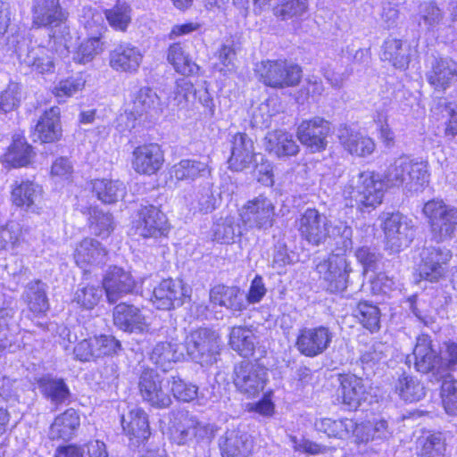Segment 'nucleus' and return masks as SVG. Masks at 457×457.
Here are the masks:
<instances>
[{
	"instance_id": "1",
	"label": "nucleus",
	"mask_w": 457,
	"mask_h": 457,
	"mask_svg": "<svg viewBox=\"0 0 457 457\" xmlns=\"http://www.w3.org/2000/svg\"><path fill=\"white\" fill-rule=\"evenodd\" d=\"M298 230L309 244L318 246L328 237L336 240L337 250L346 252L353 247V230L345 221L338 220L333 226L328 219L316 209L308 208L298 220Z\"/></svg>"
},
{
	"instance_id": "2",
	"label": "nucleus",
	"mask_w": 457,
	"mask_h": 457,
	"mask_svg": "<svg viewBox=\"0 0 457 457\" xmlns=\"http://www.w3.org/2000/svg\"><path fill=\"white\" fill-rule=\"evenodd\" d=\"M384 182L372 171L358 172L352 175L345 185L343 195L346 205L357 208L376 207L383 199Z\"/></svg>"
},
{
	"instance_id": "3",
	"label": "nucleus",
	"mask_w": 457,
	"mask_h": 457,
	"mask_svg": "<svg viewBox=\"0 0 457 457\" xmlns=\"http://www.w3.org/2000/svg\"><path fill=\"white\" fill-rule=\"evenodd\" d=\"M423 214L428 220L431 239L444 243L454 237L457 230V208L443 200L433 199L423 206Z\"/></svg>"
},
{
	"instance_id": "4",
	"label": "nucleus",
	"mask_w": 457,
	"mask_h": 457,
	"mask_svg": "<svg viewBox=\"0 0 457 457\" xmlns=\"http://www.w3.org/2000/svg\"><path fill=\"white\" fill-rule=\"evenodd\" d=\"M255 71L263 84L274 88L298 85L303 72L299 65L283 60L263 61L256 65Z\"/></svg>"
},
{
	"instance_id": "5",
	"label": "nucleus",
	"mask_w": 457,
	"mask_h": 457,
	"mask_svg": "<svg viewBox=\"0 0 457 457\" xmlns=\"http://www.w3.org/2000/svg\"><path fill=\"white\" fill-rule=\"evenodd\" d=\"M332 253L329 256L316 265V270L325 282L327 290L337 293L343 292L347 287L349 274L352 272L351 262L345 252Z\"/></svg>"
},
{
	"instance_id": "6",
	"label": "nucleus",
	"mask_w": 457,
	"mask_h": 457,
	"mask_svg": "<svg viewBox=\"0 0 457 457\" xmlns=\"http://www.w3.org/2000/svg\"><path fill=\"white\" fill-rule=\"evenodd\" d=\"M382 229L385 234L386 245L394 253H398L408 247L416 234L413 220L400 212L387 214Z\"/></svg>"
},
{
	"instance_id": "7",
	"label": "nucleus",
	"mask_w": 457,
	"mask_h": 457,
	"mask_svg": "<svg viewBox=\"0 0 457 457\" xmlns=\"http://www.w3.org/2000/svg\"><path fill=\"white\" fill-rule=\"evenodd\" d=\"M267 369L256 361H243L234 368L233 381L237 389L247 397H256L267 382Z\"/></svg>"
},
{
	"instance_id": "8",
	"label": "nucleus",
	"mask_w": 457,
	"mask_h": 457,
	"mask_svg": "<svg viewBox=\"0 0 457 457\" xmlns=\"http://www.w3.org/2000/svg\"><path fill=\"white\" fill-rule=\"evenodd\" d=\"M168 386L167 381L154 369H145L139 376V394L143 401L154 408L166 409L171 405Z\"/></svg>"
},
{
	"instance_id": "9",
	"label": "nucleus",
	"mask_w": 457,
	"mask_h": 457,
	"mask_svg": "<svg viewBox=\"0 0 457 457\" xmlns=\"http://www.w3.org/2000/svg\"><path fill=\"white\" fill-rule=\"evenodd\" d=\"M172 415L171 436L178 445L187 444L193 436L201 440H210L214 436V425L200 422L187 411H177Z\"/></svg>"
},
{
	"instance_id": "10",
	"label": "nucleus",
	"mask_w": 457,
	"mask_h": 457,
	"mask_svg": "<svg viewBox=\"0 0 457 457\" xmlns=\"http://www.w3.org/2000/svg\"><path fill=\"white\" fill-rule=\"evenodd\" d=\"M185 349L192 361L202 365L212 363L218 353L219 337L209 328H198L187 336Z\"/></svg>"
},
{
	"instance_id": "11",
	"label": "nucleus",
	"mask_w": 457,
	"mask_h": 457,
	"mask_svg": "<svg viewBox=\"0 0 457 457\" xmlns=\"http://www.w3.org/2000/svg\"><path fill=\"white\" fill-rule=\"evenodd\" d=\"M133 223L136 234L143 238L157 239L166 237L170 230L166 215L153 204L141 205Z\"/></svg>"
},
{
	"instance_id": "12",
	"label": "nucleus",
	"mask_w": 457,
	"mask_h": 457,
	"mask_svg": "<svg viewBox=\"0 0 457 457\" xmlns=\"http://www.w3.org/2000/svg\"><path fill=\"white\" fill-rule=\"evenodd\" d=\"M451 259L452 252L445 247H424L420 252L417 271L420 278L437 282L447 273Z\"/></svg>"
},
{
	"instance_id": "13",
	"label": "nucleus",
	"mask_w": 457,
	"mask_h": 457,
	"mask_svg": "<svg viewBox=\"0 0 457 457\" xmlns=\"http://www.w3.org/2000/svg\"><path fill=\"white\" fill-rule=\"evenodd\" d=\"M332 338L333 333L328 327L304 328L299 331L295 346L303 355L315 357L328 348Z\"/></svg>"
},
{
	"instance_id": "14",
	"label": "nucleus",
	"mask_w": 457,
	"mask_h": 457,
	"mask_svg": "<svg viewBox=\"0 0 457 457\" xmlns=\"http://www.w3.org/2000/svg\"><path fill=\"white\" fill-rule=\"evenodd\" d=\"M274 209L269 198L259 195L245 204L240 215L243 222L248 227L267 229L273 225Z\"/></svg>"
},
{
	"instance_id": "15",
	"label": "nucleus",
	"mask_w": 457,
	"mask_h": 457,
	"mask_svg": "<svg viewBox=\"0 0 457 457\" xmlns=\"http://www.w3.org/2000/svg\"><path fill=\"white\" fill-rule=\"evenodd\" d=\"M73 258L79 267L86 271H90L107 262L108 251L96 239L85 237L76 245Z\"/></svg>"
},
{
	"instance_id": "16",
	"label": "nucleus",
	"mask_w": 457,
	"mask_h": 457,
	"mask_svg": "<svg viewBox=\"0 0 457 457\" xmlns=\"http://www.w3.org/2000/svg\"><path fill=\"white\" fill-rule=\"evenodd\" d=\"M163 162V151L158 144H144L132 152V168L138 174L154 175L162 169Z\"/></svg>"
},
{
	"instance_id": "17",
	"label": "nucleus",
	"mask_w": 457,
	"mask_h": 457,
	"mask_svg": "<svg viewBox=\"0 0 457 457\" xmlns=\"http://www.w3.org/2000/svg\"><path fill=\"white\" fill-rule=\"evenodd\" d=\"M329 133V122L320 117L303 120L297 129L299 141L312 152H320L325 149L328 144L327 137Z\"/></svg>"
},
{
	"instance_id": "18",
	"label": "nucleus",
	"mask_w": 457,
	"mask_h": 457,
	"mask_svg": "<svg viewBox=\"0 0 457 457\" xmlns=\"http://www.w3.org/2000/svg\"><path fill=\"white\" fill-rule=\"evenodd\" d=\"M186 296L181 281L167 278L154 287L151 301L157 309L168 311L181 306Z\"/></svg>"
},
{
	"instance_id": "19",
	"label": "nucleus",
	"mask_w": 457,
	"mask_h": 457,
	"mask_svg": "<svg viewBox=\"0 0 457 457\" xmlns=\"http://www.w3.org/2000/svg\"><path fill=\"white\" fill-rule=\"evenodd\" d=\"M426 78L435 90L444 92L457 81V62L449 57H433Z\"/></svg>"
},
{
	"instance_id": "20",
	"label": "nucleus",
	"mask_w": 457,
	"mask_h": 457,
	"mask_svg": "<svg viewBox=\"0 0 457 457\" xmlns=\"http://www.w3.org/2000/svg\"><path fill=\"white\" fill-rule=\"evenodd\" d=\"M143 61L140 50L128 42L114 46L109 53V65L117 72L134 74Z\"/></svg>"
},
{
	"instance_id": "21",
	"label": "nucleus",
	"mask_w": 457,
	"mask_h": 457,
	"mask_svg": "<svg viewBox=\"0 0 457 457\" xmlns=\"http://www.w3.org/2000/svg\"><path fill=\"white\" fill-rule=\"evenodd\" d=\"M135 287L131 274L117 266L110 267L103 280V288L112 303L132 293Z\"/></svg>"
},
{
	"instance_id": "22",
	"label": "nucleus",
	"mask_w": 457,
	"mask_h": 457,
	"mask_svg": "<svg viewBox=\"0 0 457 457\" xmlns=\"http://www.w3.org/2000/svg\"><path fill=\"white\" fill-rule=\"evenodd\" d=\"M32 23L37 28L57 27L67 19L59 0H33Z\"/></svg>"
},
{
	"instance_id": "23",
	"label": "nucleus",
	"mask_w": 457,
	"mask_h": 457,
	"mask_svg": "<svg viewBox=\"0 0 457 457\" xmlns=\"http://www.w3.org/2000/svg\"><path fill=\"white\" fill-rule=\"evenodd\" d=\"M231 154L228 166L235 171H242L250 167L254 157L253 140L245 133H236L231 140Z\"/></svg>"
},
{
	"instance_id": "24",
	"label": "nucleus",
	"mask_w": 457,
	"mask_h": 457,
	"mask_svg": "<svg viewBox=\"0 0 457 457\" xmlns=\"http://www.w3.org/2000/svg\"><path fill=\"white\" fill-rule=\"evenodd\" d=\"M342 391V403L350 410H356L369 395L368 385L365 380L354 374L340 376Z\"/></svg>"
},
{
	"instance_id": "25",
	"label": "nucleus",
	"mask_w": 457,
	"mask_h": 457,
	"mask_svg": "<svg viewBox=\"0 0 457 457\" xmlns=\"http://www.w3.org/2000/svg\"><path fill=\"white\" fill-rule=\"evenodd\" d=\"M264 148L278 159H287L295 156L300 150L294 136L285 130H274L264 138Z\"/></svg>"
},
{
	"instance_id": "26",
	"label": "nucleus",
	"mask_w": 457,
	"mask_h": 457,
	"mask_svg": "<svg viewBox=\"0 0 457 457\" xmlns=\"http://www.w3.org/2000/svg\"><path fill=\"white\" fill-rule=\"evenodd\" d=\"M113 322L121 330L130 333L142 332L147 327L145 317L140 309L126 303H120L114 307Z\"/></svg>"
},
{
	"instance_id": "27",
	"label": "nucleus",
	"mask_w": 457,
	"mask_h": 457,
	"mask_svg": "<svg viewBox=\"0 0 457 457\" xmlns=\"http://www.w3.org/2000/svg\"><path fill=\"white\" fill-rule=\"evenodd\" d=\"M209 298L212 304L225 307L233 312L246 309L245 295L237 287L217 285L211 289Z\"/></svg>"
},
{
	"instance_id": "28",
	"label": "nucleus",
	"mask_w": 457,
	"mask_h": 457,
	"mask_svg": "<svg viewBox=\"0 0 457 457\" xmlns=\"http://www.w3.org/2000/svg\"><path fill=\"white\" fill-rule=\"evenodd\" d=\"M61 137L60 109L52 107L46 111L38 120L33 132V137L35 141L51 143L59 140Z\"/></svg>"
},
{
	"instance_id": "29",
	"label": "nucleus",
	"mask_w": 457,
	"mask_h": 457,
	"mask_svg": "<svg viewBox=\"0 0 457 457\" xmlns=\"http://www.w3.org/2000/svg\"><path fill=\"white\" fill-rule=\"evenodd\" d=\"M183 358V350L178 343L173 341L158 342L150 353V361L163 371L171 370L173 364Z\"/></svg>"
},
{
	"instance_id": "30",
	"label": "nucleus",
	"mask_w": 457,
	"mask_h": 457,
	"mask_svg": "<svg viewBox=\"0 0 457 457\" xmlns=\"http://www.w3.org/2000/svg\"><path fill=\"white\" fill-rule=\"evenodd\" d=\"M120 421L129 439L136 438L137 442H141L150 436L148 417L141 408L136 407L122 414Z\"/></svg>"
},
{
	"instance_id": "31",
	"label": "nucleus",
	"mask_w": 457,
	"mask_h": 457,
	"mask_svg": "<svg viewBox=\"0 0 457 457\" xmlns=\"http://www.w3.org/2000/svg\"><path fill=\"white\" fill-rule=\"evenodd\" d=\"M339 140L349 154L358 157L369 156L376 149V144L371 137L348 129L340 131Z\"/></svg>"
},
{
	"instance_id": "32",
	"label": "nucleus",
	"mask_w": 457,
	"mask_h": 457,
	"mask_svg": "<svg viewBox=\"0 0 457 457\" xmlns=\"http://www.w3.org/2000/svg\"><path fill=\"white\" fill-rule=\"evenodd\" d=\"M42 199V188L31 181H22L12 191V203L26 211L36 212Z\"/></svg>"
},
{
	"instance_id": "33",
	"label": "nucleus",
	"mask_w": 457,
	"mask_h": 457,
	"mask_svg": "<svg viewBox=\"0 0 457 457\" xmlns=\"http://www.w3.org/2000/svg\"><path fill=\"white\" fill-rule=\"evenodd\" d=\"M168 104L162 101L159 95L149 87L138 89L133 98V109L137 115H159Z\"/></svg>"
},
{
	"instance_id": "34",
	"label": "nucleus",
	"mask_w": 457,
	"mask_h": 457,
	"mask_svg": "<svg viewBox=\"0 0 457 457\" xmlns=\"http://www.w3.org/2000/svg\"><path fill=\"white\" fill-rule=\"evenodd\" d=\"M253 327L234 326L230 329L228 345L243 357L252 356L258 345Z\"/></svg>"
},
{
	"instance_id": "35",
	"label": "nucleus",
	"mask_w": 457,
	"mask_h": 457,
	"mask_svg": "<svg viewBox=\"0 0 457 457\" xmlns=\"http://www.w3.org/2000/svg\"><path fill=\"white\" fill-rule=\"evenodd\" d=\"M412 357L414 366L419 372L428 373L439 363L440 358L431 347V340L428 335L417 338Z\"/></svg>"
},
{
	"instance_id": "36",
	"label": "nucleus",
	"mask_w": 457,
	"mask_h": 457,
	"mask_svg": "<svg viewBox=\"0 0 457 457\" xmlns=\"http://www.w3.org/2000/svg\"><path fill=\"white\" fill-rule=\"evenodd\" d=\"M170 173V177L177 180L195 181L197 179L208 177L211 169L204 161L183 159L171 167Z\"/></svg>"
},
{
	"instance_id": "37",
	"label": "nucleus",
	"mask_w": 457,
	"mask_h": 457,
	"mask_svg": "<svg viewBox=\"0 0 457 457\" xmlns=\"http://www.w3.org/2000/svg\"><path fill=\"white\" fill-rule=\"evenodd\" d=\"M80 425L78 411L72 408L58 415L51 424L49 436L52 439H71Z\"/></svg>"
},
{
	"instance_id": "38",
	"label": "nucleus",
	"mask_w": 457,
	"mask_h": 457,
	"mask_svg": "<svg viewBox=\"0 0 457 457\" xmlns=\"http://www.w3.org/2000/svg\"><path fill=\"white\" fill-rule=\"evenodd\" d=\"M394 390L405 402H418L426 395L422 383L405 372L399 375L395 381Z\"/></svg>"
},
{
	"instance_id": "39",
	"label": "nucleus",
	"mask_w": 457,
	"mask_h": 457,
	"mask_svg": "<svg viewBox=\"0 0 457 457\" xmlns=\"http://www.w3.org/2000/svg\"><path fill=\"white\" fill-rule=\"evenodd\" d=\"M22 62L38 73H47L54 71V52L45 46H36L28 49Z\"/></svg>"
},
{
	"instance_id": "40",
	"label": "nucleus",
	"mask_w": 457,
	"mask_h": 457,
	"mask_svg": "<svg viewBox=\"0 0 457 457\" xmlns=\"http://www.w3.org/2000/svg\"><path fill=\"white\" fill-rule=\"evenodd\" d=\"M241 235L242 230L237 219L230 215L216 220L212 228V239L220 244L234 243Z\"/></svg>"
},
{
	"instance_id": "41",
	"label": "nucleus",
	"mask_w": 457,
	"mask_h": 457,
	"mask_svg": "<svg viewBox=\"0 0 457 457\" xmlns=\"http://www.w3.org/2000/svg\"><path fill=\"white\" fill-rule=\"evenodd\" d=\"M442 380L440 396L445 411L449 415H457V379L451 374L440 375L432 373L431 382Z\"/></svg>"
},
{
	"instance_id": "42",
	"label": "nucleus",
	"mask_w": 457,
	"mask_h": 457,
	"mask_svg": "<svg viewBox=\"0 0 457 457\" xmlns=\"http://www.w3.org/2000/svg\"><path fill=\"white\" fill-rule=\"evenodd\" d=\"M93 192L104 204H113L122 199L126 194V187L120 180L95 179L92 181Z\"/></svg>"
},
{
	"instance_id": "43",
	"label": "nucleus",
	"mask_w": 457,
	"mask_h": 457,
	"mask_svg": "<svg viewBox=\"0 0 457 457\" xmlns=\"http://www.w3.org/2000/svg\"><path fill=\"white\" fill-rule=\"evenodd\" d=\"M57 454L54 457H107L106 445L99 440L89 441L83 445H69L57 447Z\"/></svg>"
},
{
	"instance_id": "44",
	"label": "nucleus",
	"mask_w": 457,
	"mask_h": 457,
	"mask_svg": "<svg viewBox=\"0 0 457 457\" xmlns=\"http://www.w3.org/2000/svg\"><path fill=\"white\" fill-rule=\"evenodd\" d=\"M318 431L323 432L331 437L345 438L356 428V423L351 419L331 420L320 419L315 421Z\"/></svg>"
},
{
	"instance_id": "45",
	"label": "nucleus",
	"mask_w": 457,
	"mask_h": 457,
	"mask_svg": "<svg viewBox=\"0 0 457 457\" xmlns=\"http://www.w3.org/2000/svg\"><path fill=\"white\" fill-rule=\"evenodd\" d=\"M23 295L32 312L39 314L48 310L49 304L46 295V285L40 280L28 283Z\"/></svg>"
},
{
	"instance_id": "46",
	"label": "nucleus",
	"mask_w": 457,
	"mask_h": 457,
	"mask_svg": "<svg viewBox=\"0 0 457 457\" xmlns=\"http://www.w3.org/2000/svg\"><path fill=\"white\" fill-rule=\"evenodd\" d=\"M167 59L175 71L182 75L189 76L198 70V66L179 43L172 44L169 47Z\"/></svg>"
},
{
	"instance_id": "47",
	"label": "nucleus",
	"mask_w": 457,
	"mask_h": 457,
	"mask_svg": "<svg viewBox=\"0 0 457 457\" xmlns=\"http://www.w3.org/2000/svg\"><path fill=\"white\" fill-rule=\"evenodd\" d=\"M381 58L384 61H388L397 69H405L410 62L407 50L403 49L402 41L396 38L385 40Z\"/></svg>"
},
{
	"instance_id": "48",
	"label": "nucleus",
	"mask_w": 457,
	"mask_h": 457,
	"mask_svg": "<svg viewBox=\"0 0 457 457\" xmlns=\"http://www.w3.org/2000/svg\"><path fill=\"white\" fill-rule=\"evenodd\" d=\"M354 316L371 333L379 330L381 314L378 306L367 301L360 302L354 310Z\"/></svg>"
},
{
	"instance_id": "49",
	"label": "nucleus",
	"mask_w": 457,
	"mask_h": 457,
	"mask_svg": "<svg viewBox=\"0 0 457 457\" xmlns=\"http://www.w3.org/2000/svg\"><path fill=\"white\" fill-rule=\"evenodd\" d=\"M88 221L92 233L102 238L108 237L115 228L112 215L97 208L90 210Z\"/></svg>"
},
{
	"instance_id": "50",
	"label": "nucleus",
	"mask_w": 457,
	"mask_h": 457,
	"mask_svg": "<svg viewBox=\"0 0 457 457\" xmlns=\"http://www.w3.org/2000/svg\"><path fill=\"white\" fill-rule=\"evenodd\" d=\"M219 446L221 457H238L244 455L246 449V441L235 429L226 431L225 435L219 440Z\"/></svg>"
},
{
	"instance_id": "51",
	"label": "nucleus",
	"mask_w": 457,
	"mask_h": 457,
	"mask_svg": "<svg viewBox=\"0 0 457 457\" xmlns=\"http://www.w3.org/2000/svg\"><path fill=\"white\" fill-rule=\"evenodd\" d=\"M411 165V158L403 155L396 158L386 169L384 174L385 182L390 186L405 187L406 177Z\"/></svg>"
},
{
	"instance_id": "52",
	"label": "nucleus",
	"mask_w": 457,
	"mask_h": 457,
	"mask_svg": "<svg viewBox=\"0 0 457 457\" xmlns=\"http://www.w3.org/2000/svg\"><path fill=\"white\" fill-rule=\"evenodd\" d=\"M408 170L404 187L409 191H420L428 184L429 174L426 162L411 159V165Z\"/></svg>"
},
{
	"instance_id": "53",
	"label": "nucleus",
	"mask_w": 457,
	"mask_h": 457,
	"mask_svg": "<svg viewBox=\"0 0 457 457\" xmlns=\"http://www.w3.org/2000/svg\"><path fill=\"white\" fill-rule=\"evenodd\" d=\"M167 384L170 386V392L178 401L190 403L197 398L198 386L185 381L179 375H171Z\"/></svg>"
},
{
	"instance_id": "54",
	"label": "nucleus",
	"mask_w": 457,
	"mask_h": 457,
	"mask_svg": "<svg viewBox=\"0 0 457 457\" xmlns=\"http://www.w3.org/2000/svg\"><path fill=\"white\" fill-rule=\"evenodd\" d=\"M130 7L126 2L118 1L111 9L104 11L109 24L115 29L125 31L130 23Z\"/></svg>"
},
{
	"instance_id": "55",
	"label": "nucleus",
	"mask_w": 457,
	"mask_h": 457,
	"mask_svg": "<svg viewBox=\"0 0 457 457\" xmlns=\"http://www.w3.org/2000/svg\"><path fill=\"white\" fill-rule=\"evenodd\" d=\"M40 386L43 394L54 403H62L70 397V390L63 379L44 378Z\"/></svg>"
},
{
	"instance_id": "56",
	"label": "nucleus",
	"mask_w": 457,
	"mask_h": 457,
	"mask_svg": "<svg viewBox=\"0 0 457 457\" xmlns=\"http://www.w3.org/2000/svg\"><path fill=\"white\" fill-rule=\"evenodd\" d=\"M32 156L31 146L24 139H14L10 145L5 159L14 167L25 166L30 162Z\"/></svg>"
},
{
	"instance_id": "57",
	"label": "nucleus",
	"mask_w": 457,
	"mask_h": 457,
	"mask_svg": "<svg viewBox=\"0 0 457 457\" xmlns=\"http://www.w3.org/2000/svg\"><path fill=\"white\" fill-rule=\"evenodd\" d=\"M104 288L95 285L80 284L74 295V301L85 309H93L103 296Z\"/></svg>"
},
{
	"instance_id": "58",
	"label": "nucleus",
	"mask_w": 457,
	"mask_h": 457,
	"mask_svg": "<svg viewBox=\"0 0 457 457\" xmlns=\"http://www.w3.org/2000/svg\"><path fill=\"white\" fill-rule=\"evenodd\" d=\"M87 339L93 353V359L114 353L120 347L119 341L112 336L101 335Z\"/></svg>"
},
{
	"instance_id": "59",
	"label": "nucleus",
	"mask_w": 457,
	"mask_h": 457,
	"mask_svg": "<svg viewBox=\"0 0 457 457\" xmlns=\"http://www.w3.org/2000/svg\"><path fill=\"white\" fill-rule=\"evenodd\" d=\"M307 8V0H276L273 4L274 14L283 20L303 14Z\"/></svg>"
},
{
	"instance_id": "60",
	"label": "nucleus",
	"mask_w": 457,
	"mask_h": 457,
	"mask_svg": "<svg viewBox=\"0 0 457 457\" xmlns=\"http://www.w3.org/2000/svg\"><path fill=\"white\" fill-rule=\"evenodd\" d=\"M418 448L421 457H437L445 455V445L442 435L431 434L418 440Z\"/></svg>"
},
{
	"instance_id": "61",
	"label": "nucleus",
	"mask_w": 457,
	"mask_h": 457,
	"mask_svg": "<svg viewBox=\"0 0 457 457\" xmlns=\"http://www.w3.org/2000/svg\"><path fill=\"white\" fill-rule=\"evenodd\" d=\"M387 352L388 347L381 342H375L366 346L360 357L361 362L366 366L363 367V369H372L377 364L385 362L387 357Z\"/></svg>"
},
{
	"instance_id": "62",
	"label": "nucleus",
	"mask_w": 457,
	"mask_h": 457,
	"mask_svg": "<svg viewBox=\"0 0 457 457\" xmlns=\"http://www.w3.org/2000/svg\"><path fill=\"white\" fill-rule=\"evenodd\" d=\"M194 93V85L190 80L187 79H178L174 91L168 98L169 104L174 107L184 108Z\"/></svg>"
},
{
	"instance_id": "63",
	"label": "nucleus",
	"mask_w": 457,
	"mask_h": 457,
	"mask_svg": "<svg viewBox=\"0 0 457 457\" xmlns=\"http://www.w3.org/2000/svg\"><path fill=\"white\" fill-rule=\"evenodd\" d=\"M21 90L18 83L11 82L4 91L0 92V114L12 112L20 105Z\"/></svg>"
},
{
	"instance_id": "64",
	"label": "nucleus",
	"mask_w": 457,
	"mask_h": 457,
	"mask_svg": "<svg viewBox=\"0 0 457 457\" xmlns=\"http://www.w3.org/2000/svg\"><path fill=\"white\" fill-rule=\"evenodd\" d=\"M102 51L99 37H91L83 41L74 54V60L79 63L91 62Z\"/></svg>"
}]
</instances>
